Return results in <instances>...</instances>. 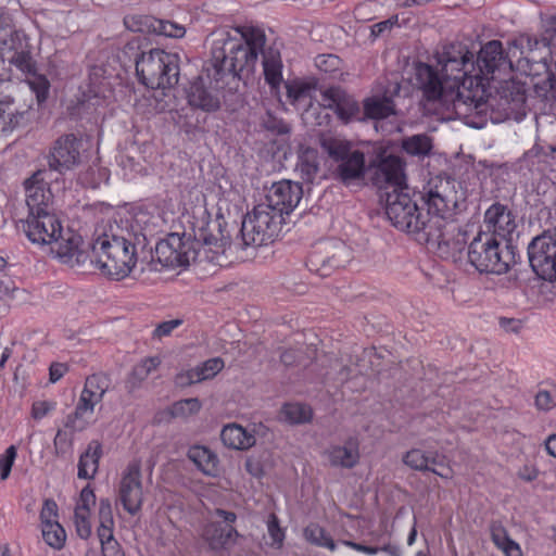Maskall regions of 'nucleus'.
I'll list each match as a JSON object with an SVG mask.
<instances>
[{"label": "nucleus", "instance_id": "bb28decb", "mask_svg": "<svg viewBox=\"0 0 556 556\" xmlns=\"http://www.w3.org/2000/svg\"><path fill=\"white\" fill-rule=\"evenodd\" d=\"M83 239L79 235L67 231L60 233L55 241L50 243L51 251L62 263L76 266L84 264L88 257L87 253L80 249Z\"/></svg>", "mask_w": 556, "mask_h": 556}, {"label": "nucleus", "instance_id": "dca6fc26", "mask_svg": "<svg viewBox=\"0 0 556 556\" xmlns=\"http://www.w3.org/2000/svg\"><path fill=\"white\" fill-rule=\"evenodd\" d=\"M23 230L31 242L50 244L55 241V238L60 237L63 227L53 210H47L28 213L26 220L23 223Z\"/></svg>", "mask_w": 556, "mask_h": 556}, {"label": "nucleus", "instance_id": "680f3d73", "mask_svg": "<svg viewBox=\"0 0 556 556\" xmlns=\"http://www.w3.org/2000/svg\"><path fill=\"white\" fill-rule=\"evenodd\" d=\"M399 24V16L392 15L390 18L376 23L370 27V35L374 39L383 36L389 33L394 26Z\"/></svg>", "mask_w": 556, "mask_h": 556}, {"label": "nucleus", "instance_id": "f8f14e48", "mask_svg": "<svg viewBox=\"0 0 556 556\" xmlns=\"http://www.w3.org/2000/svg\"><path fill=\"white\" fill-rule=\"evenodd\" d=\"M352 258L351 249L341 240L329 239L319 242L307 258V267L320 277H327Z\"/></svg>", "mask_w": 556, "mask_h": 556}, {"label": "nucleus", "instance_id": "f3484780", "mask_svg": "<svg viewBox=\"0 0 556 556\" xmlns=\"http://www.w3.org/2000/svg\"><path fill=\"white\" fill-rule=\"evenodd\" d=\"M372 184L379 189L400 191L405 185L404 163L393 154H380L372 166Z\"/></svg>", "mask_w": 556, "mask_h": 556}, {"label": "nucleus", "instance_id": "f257e3e1", "mask_svg": "<svg viewBox=\"0 0 556 556\" xmlns=\"http://www.w3.org/2000/svg\"><path fill=\"white\" fill-rule=\"evenodd\" d=\"M435 67L419 62L415 66V80L429 103L452 105L455 114L473 128H482L486 117L476 115V102L463 98L469 93V79L475 74V53L463 42H448L434 53Z\"/></svg>", "mask_w": 556, "mask_h": 556}, {"label": "nucleus", "instance_id": "f03ea898", "mask_svg": "<svg viewBox=\"0 0 556 556\" xmlns=\"http://www.w3.org/2000/svg\"><path fill=\"white\" fill-rule=\"evenodd\" d=\"M475 74L469 79V93L466 92L465 98L476 102V115L485 117L489 109L494 112V108L498 106V116H491L493 123L507 119L510 115L526 101L525 91L514 83L506 81L502 86L500 99L489 97L486 87L491 80L496 79L501 75H507L513 71L514 56L510 55L509 47L504 50L500 40H491L484 43L477 56L475 55ZM464 98V94L462 96Z\"/></svg>", "mask_w": 556, "mask_h": 556}, {"label": "nucleus", "instance_id": "338daca9", "mask_svg": "<svg viewBox=\"0 0 556 556\" xmlns=\"http://www.w3.org/2000/svg\"><path fill=\"white\" fill-rule=\"evenodd\" d=\"M182 324V319H172L166 320L157 325V327L153 331V337L162 338L165 336H169L172 331L178 328Z\"/></svg>", "mask_w": 556, "mask_h": 556}, {"label": "nucleus", "instance_id": "69168bd1", "mask_svg": "<svg viewBox=\"0 0 556 556\" xmlns=\"http://www.w3.org/2000/svg\"><path fill=\"white\" fill-rule=\"evenodd\" d=\"M55 408V403L49 401H37L31 406V416L41 419Z\"/></svg>", "mask_w": 556, "mask_h": 556}, {"label": "nucleus", "instance_id": "423d86ee", "mask_svg": "<svg viewBox=\"0 0 556 556\" xmlns=\"http://www.w3.org/2000/svg\"><path fill=\"white\" fill-rule=\"evenodd\" d=\"M139 80L152 89L174 87L179 78V56L161 49H151L136 58Z\"/></svg>", "mask_w": 556, "mask_h": 556}, {"label": "nucleus", "instance_id": "393cba45", "mask_svg": "<svg viewBox=\"0 0 556 556\" xmlns=\"http://www.w3.org/2000/svg\"><path fill=\"white\" fill-rule=\"evenodd\" d=\"M483 223L488 233L507 240L517 228L516 216L500 202L493 203L484 213Z\"/></svg>", "mask_w": 556, "mask_h": 556}, {"label": "nucleus", "instance_id": "2f4dec72", "mask_svg": "<svg viewBox=\"0 0 556 556\" xmlns=\"http://www.w3.org/2000/svg\"><path fill=\"white\" fill-rule=\"evenodd\" d=\"M263 74L265 81L270 86L271 90H278L282 83V61L280 51L276 48H263Z\"/></svg>", "mask_w": 556, "mask_h": 556}, {"label": "nucleus", "instance_id": "6e6552de", "mask_svg": "<svg viewBox=\"0 0 556 556\" xmlns=\"http://www.w3.org/2000/svg\"><path fill=\"white\" fill-rule=\"evenodd\" d=\"M319 143L334 164V177L342 184L348 186L364 177L365 154L351 141L332 135H321Z\"/></svg>", "mask_w": 556, "mask_h": 556}, {"label": "nucleus", "instance_id": "49530a36", "mask_svg": "<svg viewBox=\"0 0 556 556\" xmlns=\"http://www.w3.org/2000/svg\"><path fill=\"white\" fill-rule=\"evenodd\" d=\"M42 536L46 543L55 549H61L64 546L66 540L65 530L59 522L43 526Z\"/></svg>", "mask_w": 556, "mask_h": 556}, {"label": "nucleus", "instance_id": "ea45409f", "mask_svg": "<svg viewBox=\"0 0 556 556\" xmlns=\"http://www.w3.org/2000/svg\"><path fill=\"white\" fill-rule=\"evenodd\" d=\"M188 458L205 475L215 476L218 458L205 446H192L188 452Z\"/></svg>", "mask_w": 556, "mask_h": 556}, {"label": "nucleus", "instance_id": "2eb2a0df", "mask_svg": "<svg viewBox=\"0 0 556 556\" xmlns=\"http://www.w3.org/2000/svg\"><path fill=\"white\" fill-rule=\"evenodd\" d=\"M529 263L542 279L556 281V235L544 232L528 245Z\"/></svg>", "mask_w": 556, "mask_h": 556}, {"label": "nucleus", "instance_id": "864d4df0", "mask_svg": "<svg viewBox=\"0 0 556 556\" xmlns=\"http://www.w3.org/2000/svg\"><path fill=\"white\" fill-rule=\"evenodd\" d=\"M27 74L28 76H33L34 78L28 81L31 90L36 93L38 102H42L47 99L49 91V81L46 77L36 74Z\"/></svg>", "mask_w": 556, "mask_h": 556}, {"label": "nucleus", "instance_id": "bf43d9fd", "mask_svg": "<svg viewBox=\"0 0 556 556\" xmlns=\"http://www.w3.org/2000/svg\"><path fill=\"white\" fill-rule=\"evenodd\" d=\"M58 506L53 500H46L40 511L41 527L58 522Z\"/></svg>", "mask_w": 556, "mask_h": 556}, {"label": "nucleus", "instance_id": "8fccbe9b", "mask_svg": "<svg viewBox=\"0 0 556 556\" xmlns=\"http://www.w3.org/2000/svg\"><path fill=\"white\" fill-rule=\"evenodd\" d=\"M267 532L271 539L270 545L280 548L285 541V531L279 526V519L275 514H270L267 521Z\"/></svg>", "mask_w": 556, "mask_h": 556}, {"label": "nucleus", "instance_id": "58836bf2", "mask_svg": "<svg viewBox=\"0 0 556 556\" xmlns=\"http://www.w3.org/2000/svg\"><path fill=\"white\" fill-rule=\"evenodd\" d=\"M490 532L492 542L505 554V556H522L519 544L509 538L508 532L502 522H491Z\"/></svg>", "mask_w": 556, "mask_h": 556}, {"label": "nucleus", "instance_id": "5fc2aeb1", "mask_svg": "<svg viewBox=\"0 0 556 556\" xmlns=\"http://www.w3.org/2000/svg\"><path fill=\"white\" fill-rule=\"evenodd\" d=\"M341 59L334 54H319L315 59L318 70L325 73H332L340 70Z\"/></svg>", "mask_w": 556, "mask_h": 556}, {"label": "nucleus", "instance_id": "72a5a7b5", "mask_svg": "<svg viewBox=\"0 0 556 556\" xmlns=\"http://www.w3.org/2000/svg\"><path fill=\"white\" fill-rule=\"evenodd\" d=\"M220 439L226 446L233 450H248L256 442L254 434L237 424L225 426Z\"/></svg>", "mask_w": 556, "mask_h": 556}, {"label": "nucleus", "instance_id": "a19ab883", "mask_svg": "<svg viewBox=\"0 0 556 556\" xmlns=\"http://www.w3.org/2000/svg\"><path fill=\"white\" fill-rule=\"evenodd\" d=\"M328 459L333 467L353 468L359 458L356 447L332 446L327 451Z\"/></svg>", "mask_w": 556, "mask_h": 556}, {"label": "nucleus", "instance_id": "13d9d810", "mask_svg": "<svg viewBox=\"0 0 556 556\" xmlns=\"http://www.w3.org/2000/svg\"><path fill=\"white\" fill-rule=\"evenodd\" d=\"M89 514L90 513H79L75 511L74 518H75V527L76 532L79 538L86 540L91 535V525L89 521Z\"/></svg>", "mask_w": 556, "mask_h": 556}, {"label": "nucleus", "instance_id": "c756f323", "mask_svg": "<svg viewBox=\"0 0 556 556\" xmlns=\"http://www.w3.org/2000/svg\"><path fill=\"white\" fill-rule=\"evenodd\" d=\"M100 402V400L93 399L89 393L81 391L74 412L67 415L65 419L64 427L73 432H80L87 429L91 424L94 407Z\"/></svg>", "mask_w": 556, "mask_h": 556}, {"label": "nucleus", "instance_id": "9d476101", "mask_svg": "<svg viewBox=\"0 0 556 556\" xmlns=\"http://www.w3.org/2000/svg\"><path fill=\"white\" fill-rule=\"evenodd\" d=\"M431 216L446 217L456 210L466 200V192L460 182L450 176L438 175L429 179L424 187V195Z\"/></svg>", "mask_w": 556, "mask_h": 556}, {"label": "nucleus", "instance_id": "3c124183", "mask_svg": "<svg viewBox=\"0 0 556 556\" xmlns=\"http://www.w3.org/2000/svg\"><path fill=\"white\" fill-rule=\"evenodd\" d=\"M535 91L546 100L556 97V77L549 73L543 80L535 84Z\"/></svg>", "mask_w": 556, "mask_h": 556}, {"label": "nucleus", "instance_id": "20e7f679", "mask_svg": "<svg viewBox=\"0 0 556 556\" xmlns=\"http://www.w3.org/2000/svg\"><path fill=\"white\" fill-rule=\"evenodd\" d=\"M228 243V238L222 232L220 223L208 220L194 229L193 238L186 237L185 233H169L160 240L155 245L152 262L170 268L186 267L197 261L220 264V257Z\"/></svg>", "mask_w": 556, "mask_h": 556}, {"label": "nucleus", "instance_id": "0e129e2a", "mask_svg": "<svg viewBox=\"0 0 556 556\" xmlns=\"http://www.w3.org/2000/svg\"><path fill=\"white\" fill-rule=\"evenodd\" d=\"M99 523L114 526L112 506L109 498H101L99 501Z\"/></svg>", "mask_w": 556, "mask_h": 556}, {"label": "nucleus", "instance_id": "4d7b16f0", "mask_svg": "<svg viewBox=\"0 0 556 556\" xmlns=\"http://www.w3.org/2000/svg\"><path fill=\"white\" fill-rule=\"evenodd\" d=\"M70 432L59 429L54 440L53 445L55 448L56 454H65L70 451L73 442V431L68 429Z\"/></svg>", "mask_w": 556, "mask_h": 556}, {"label": "nucleus", "instance_id": "774afa93", "mask_svg": "<svg viewBox=\"0 0 556 556\" xmlns=\"http://www.w3.org/2000/svg\"><path fill=\"white\" fill-rule=\"evenodd\" d=\"M542 31L546 37H549V43L552 45L556 38V15L542 18Z\"/></svg>", "mask_w": 556, "mask_h": 556}, {"label": "nucleus", "instance_id": "9b49d317", "mask_svg": "<svg viewBox=\"0 0 556 556\" xmlns=\"http://www.w3.org/2000/svg\"><path fill=\"white\" fill-rule=\"evenodd\" d=\"M281 219L263 203L248 213L241 224V238L244 248L261 247L273 241Z\"/></svg>", "mask_w": 556, "mask_h": 556}, {"label": "nucleus", "instance_id": "c85d7f7f", "mask_svg": "<svg viewBox=\"0 0 556 556\" xmlns=\"http://www.w3.org/2000/svg\"><path fill=\"white\" fill-rule=\"evenodd\" d=\"M401 86L399 83H390L382 97H370L364 100L363 108L366 117L371 119H384L395 114L393 96L399 94Z\"/></svg>", "mask_w": 556, "mask_h": 556}, {"label": "nucleus", "instance_id": "4c0bfd02", "mask_svg": "<svg viewBox=\"0 0 556 556\" xmlns=\"http://www.w3.org/2000/svg\"><path fill=\"white\" fill-rule=\"evenodd\" d=\"M490 532L492 542L505 554V556H522L519 544L509 538L508 532L502 522H491Z\"/></svg>", "mask_w": 556, "mask_h": 556}, {"label": "nucleus", "instance_id": "603ef678", "mask_svg": "<svg viewBox=\"0 0 556 556\" xmlns=\"http://www.w3.org/2000/svg\"><path fill=\"white\" fill-rule=\"evenodd\" d=\"M534 405L542 412H548L556 407V390H539L534 399Z\"/></svg>", "mask_w": 556, "mask_h": 556}, {"label": "nucleus", "instance_id": "473e14b6", "mask_svg": "<svg viewBox=\"0 0 556 556\" xmlns=\"http://www.w3.org/2000/svg\"><path fill=\"white\" fill-rule=\"evenodd\" d=\"M295 170L303 181L313 182L319 170L318 151L305 144H300Z\"/></svg>", "mask_w": 556, "mask_h": 556}, {"label": "nucleus", "instance_id": "de8ad7c7", "mask_svg": "<svg viewBox=\"0 0 556 556\" xmlns=\"http://www.w3.org/2000/svg\"><path fill=\"white\" fill-rule=\"evenodd\" d=\"M201 402L197 397L185 399L175 402L169 413L174 418H187L195 415L201 409Z\"/></svg>", "mask_w": 556, "mask_h": 556}, {"label": "nucleus", "instance_id": "7c9ffc66", "mask_svg": "<svg viewBox=\"0 0 556 556\" xmlns=\"http://www.w3.org/2000/svg\"><path fill=\"white\" fill-rule=\"evenodd\" d=\"M549 37H546L544 31H542V37L538 38L530 34H521L511 41L508 42L510 55L516 59L518 66L526 54L534 52L539 50L541 47H549ZM525 61L528 63V59L525 58Z\"/></svg>", "mask_w": 556, "mask_h": 556}, {"label": "nucleus", "instance_id": "a878e982", "mask_svg": "<svg viewBox=\"0 0 556 556\" xmlns=\"http://www.w3.org/2000/svg\"><path fill=\"white\" fill-rule=\"evenodd\" d=\"M320 104L333 110L344 123L356 118L359 113L357 101L340 87H330L320 92Z\"/></svg>", "mask_w": 556, "mask_h": 556}, {"label": "nucleus", "instance_id": "0eeeda50", "mask_svg": "<svg viewBox=\"0 0 556 556\" xmlns=\"http://www.w3.org/2000/svg\"><path fill=\"white\" fill-rule=\"evenodd\" d=\"M386 215L395 228L412 235L419 243L421 232H427L432 220L430 213L420 211L412 200L408 188L386 192Z\"/></svg>", "mask_w": 556, "mask_h": 556}, {"label": "nucleus", "instance_id": "412c9836", "mask_svg": "<svg viewBox=\"0 0 556 556\" xmlns=\"http://www.w3.org/2000/svg\"><path fill=\"white\" fill-rule=\"evenodd\" d=\"M215 515L223 519L226 525L223 526L219 522L208 523L204 528L203 538L211 549L219 552L232 546L240 534L232 527V523L237 520L235 513L218 508L215 510Z\"/></svg>", "mask_w": 556, "mask_h": 556}, {"label": "nucleus", "instance_id": "7ed1b4c3", "mask_svg": "<svg viewBox=\"0 0 556 556\" xmlns=\"http://www.w3.org/2000/svg\"><path fill=\"white\" fill-rule=\"evenodd\" d=\"M240 38L228 34L214 40L207 77L217 81L242 80L247 84L256 70L258 53L266 43L265 33L257 27H238Z\"/></svg>", "mask_w": 556, "mask_h": 556}, {"label": "nucleus", "instance_id": "6ab92c4d", "mask_svg": "<svg viewBox=\"0 0 556 556\" xmlns=\"http://www.w3.org/2000/svg\"><path fill=\"white\" fill-rule=\"evenodd\" d=\"M228 84L229 81L223 80L217 85V81L208 78L207 75L200 76L190 84L187 90L188 103L202 111L214 112L220 106L218 91Z\"/></svg>", "mask_w": 556, "mask_h": 556}, {"label": "nucleus", "instance_id": "4468645a", "mask_svg": "<svg viewBox=\"0 0 556 556\" xmlns=\"http://www.w3.org/2000/svg\"><path fill=\"white\" fill-rule=\"evenodd\" d=\"M0 37V59L8 62L23 74H35L36 61L31 55V46L23 31L2 29Z\"/></svg>", "mask_w": 556, "mask_h": 556}, {"label": "nucleus", "instance_id": "aec40b11", "mask_svg": "<svg viewBox=\"0 0 556 556\" xmlns=\"http://www.w3.org/2000/svg\"><path fill=\"white\" fill-rule=\"evenodd\" d=\"M302 195L303 189L299 182L281 180L271 186L263 204L281 219L283 214H290L296 207Z\"/></svg>", "mask_w": 556, "mask_h": 556}, {"label": "nucleus", "instance_id": "cd10ccee", "mask_svg": "<svg viewBox=\"0 0 556 556\" xmlns=\"http://www.w3.org/2000/svg\"><path fill=\"white\" fill-rule=\"evenodd\" d=\"M445 456L438 451H424L421 448H412L403 455V463L417 471H431L443 479L453 478V469L446 468V472L437 471L433 466H442Z\"/></svg>", "mask_w": 556, "mask_h": 556}, {"label": "nucleus", "instance_id": "a18cd8bd", "mask_svg": "<svg viewBox=\"0 0 556 556\" xmlns=\"http://www.w3.org/2000/svg\"><path fill=\"white\" fill-rule=\"evenodd\" d=\"M282 414L285 419L291 424H304L312 419L313 412L307 405L291 403L283 406Z\"/></svg>", "mask_w": 556, "mask_h": 556}, {"label": "nucleus", "instance_id": "ddd939ff", "mask_svg": "<svg viewBox=\"0 0 556 556\" xmlns=\"http://www.w3.org/2000/svg\"><path fill=\"white\" fill-rule=\"evenodd\" d=\"M467 231L446 217L432 216L427 232H421L420 243L437 245L445 252H462L467 244Z\"/></svg>", "mask_w": 556, "mask_h": 556}, {"label": "nucleus", "instance_id": "052dcab7", "mask_svg": "<svg viewBox=\"0 0 556 556\" xmlns=\"http://www.w3.org/2000/svg\"><path fill=\"white\" fill-rule=\"evenodd\" d=\"M96 504V495L93 490L89 485L85 486L80 492L79 503L77 504L75 511L90 513V507Z\"/></svg>", "mask_w": 556, "mask_h": 556}, {"label": "nucleus", "instance_id": "c9c22d12", "mask_svg": "<svg viewBox=\"0 0 556 556\" xmlns=\"http://www.w3.org/2000/svg\"><path fill=\"white\" fill-rule=\"evenodd\" d=\"M102 446L98 441H91L87 450L80 455L78 462L79 479H92L98 471Z\"/></svg>", "mask_w": 556, "mask_h": 556}, {"label": "nucleus", "instance_id": "1a4fd4ad", "mask_svg": "<svg viewBox=\"0 0 556 556\" xmlns=\"http://www.w3.org/2000/svg\"><path fill=\"white\" fill-rule=\"evenodd\" d=\"M468 260L480 273L503 275L515 263V255L511 247L502 249L493 235L479 231L468 247Z\"/></svg>", "mask_w": 556, "mask_h": 556}, {"label": "nucleus", "instance_id": "a211bd4d", "mask_svg": "<svg viewBox=\"0 0 556 556\" xmlns=\"http://www.w3.org/2000/svg\"><path fill=\"white\" fill-rule=\"evenodd\" d=\"M52 173L38 169L24 181L28 213L53 210V194L49 187Z\"/></svg>", "mask_w": 556, "mask_h": 556}, {"label": "nucleus", "instance_id": "6e6d98bb", "mask_svg": "<svg viewBox=\"0 0 556 556\" xmlns=\"http://www.w3.org/2000/svg\"><path fill=\"white\" fill-rule=\"evenodd\" d=\"M16 458V448L14 445L9 446L3 454L0 455V478L1 480L8 479L12 466Z\"/></svg>", "mask_w": 556, "mask_h": 556}, {"label": "nucleus", "instance_id": "f704fd0d", "mask_svg": "<svg viewBox=\"0 0 556 556\" xmlns=\"http://www.w3.org/2000/svg\"><path fill=\"white\" fill-rule=\"evenodd\" d=\"M27 113V110L13 108V99L10 97L0 100V134L11 132L23 124Z\"/></svg>", "mask_w": 556, "mask_h": 556}, {"label": "nucleus", "instance_id": "e2e57ef3", "mask_svg": "<svg viewBox=\"0 0 556 556\" xmlns=\"http://www.w3.org/2000/svg\"><path fill=\"white\" fill-rule=\"evenodd\" d=\"M199 382H201L200 378H199V374L195 371L194 368H191L187 371L179 372L175 377L176 386L181 387V388L191 386L193 383H199Z\"/></svg>", "mask_w": 556, "mask_h": 556}, {"label": "nucleus", "instance_id": "39448f33", "mask_svg": "<svg viewBox=\"0 0 556 556\" xmlns=\"http://www.w3.org/2000/svg\"><path fill=\"white\" fill-rule=\"evenodd\" d=\"M91 249L101 271L114 280L129 276L137 264L134 233L117 223L109 224L93 240Z\"/></svg>", "mask_w": 556, "mask_h": 556}, {"label": "nucleus", "instance_id": "79ce46f5", "mask_svg": "<svg viewBox=\"0 0 556 556\" xmlns=\"http://www.w3.org/2000/svg\"><path fill=\"white\" fill-rule=\"evenodd\" d=\"M402 149L409 155L424 157L432 150V140L426 134L413 135L402 140Z\"/></svg>", "mask_w": 556, "mask_h": 556}, {"label": "nucleus", "instance_id": "5701e85b", "mask_svg": "<svg viewBox=\"0 0 556 556\" xmlns=\"http://www.w3.org/2000/svg\"><path fill=\"white\" fill-rule=\"evenodd\" d=\"M78 160L79 141L77 138L72 134L62 136L54 142L50 152L48 170L62 173L76 165Z\"/></svg>", "mask_w": 556, "mask_h": 556}, {"label": "nucleus", "instance_id": "b1692460", "mask_svg": "<svg viewBox=\"0 0 556 556\" xmlns=\"http://www.w3.org/2000/svg\"><path fill=\"white\" fill-rule=\"evenodd\" d=\"M124 22L128 29L137 33H153L169 38H182L186 34L185 26L153 16H127Z\"/></svg>", "mask_w": 556, "mask_h": 556}, {"label": "nucleus", "instance_id": "4be33fe9", "mask_svg": "<svg viewBox=\"0 0 556 556\" xmlns=\"http://www.w3.org/2000/svg\"><path fill=\"white\" fill-rule=\"evenodd\" d=\"M119 501L124 509L130 515L140 511L143 502L140 465L130 463L123 473L119 483Z\"/></svg>", "mask_w": 556, "mask_h": 556}, {"label": "nucleus", "instance_id": "37998d69", "mask_svg": "<svg viewBox=\"0 0 556 556\" xmlns=\"http://www.w3.org/2000/svg\"><path fill=\"white\" fill-rule=\"evenodd\" d=\"M111 378L108 374L99 372L87 377L83 392H87L96 400L102 401L104 394L109 390Z\"/></svg>", "mask_w": 556, "mask_h": 556}, {"label": "nucleus", "instance_id": "c03bdc74", "mask_svg": "<svg viewBox=\"0 0 556 556\" xmlns=\"http://www.w3.org/2000/svg\"><path fill=\"white\" fill-rule=\"evenodd\" d=\"M304 538L309 543L328 548L329 551L336 549V543L326 530L317 523H309L304 529Z\"/></svg>", "mask_w": 556, "mask_h": 556}, {"label": "nucleus", "instance_id": "e433bc0d", "mask_svg": "<svg viewBox=\"0 0 556 556\" xmlns=\"http://www.w3.org/2000/svg\"><path fill=\"white\" fill-rule=\"evenodd\" d=\"M161 365V359L157 356H152L142 359L139 364L132 367L131 371L126 378L125 388L128 393H134L138 390L142 382Z\"/></svg>", "mask_w": 556, "mask_h": 556}, {"label": "nucleus", "instance_id": "09e8293b", "mask_svg": "<svg viewBox=\"0 0 556 556\" xmlns=\"http://www.w3.org/2000/svg\"><path fill=\"white\" fill-rule=\"evenodd\" d=\"M223 368L224 361L219 357L210 358L194 367L195 371L199 374L200 381L215 377Z\"/></svg>", "mask_w": 556, "mask_h": 556}]
</instances>
